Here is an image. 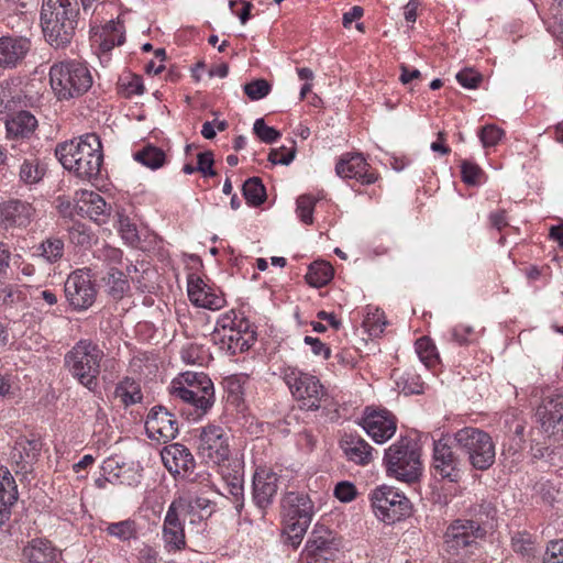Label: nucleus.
<instances>
[{
    "instance_id": "11",
    "label": "nucleus",
    "mask_w": 563,
    "mask_h": 563,
    "mask_svg": "<svg viewBox=\"0 0 563 563\" xmlns=\"http://www.w3.org/2000/svg\"><path fill=\"white\" fill-rule=\"evenodd\" d=\"M161 457L164 466L170 474L186 476L191 484L203 485V487H211L210 474L194 473L196 465L194 455L184 444L173 443L166 445L161 452Z\"/></svg>"
},
{
    "instance_id": "24",
    "label": "nucleus",
    "mask_w": 563,
    "mask_h": 563,
    "mask_svg": "<svg viewBox=\"0 0 563 563\" xmlns=\"http://www.w3.org/2000/svg\"><path fill=\"white\" fill-rule=\"evenodd\" d=\"M187 291L190 301L197 307L219 310L225 305L224 297L213 290L200 277L194 275L189 277Z\"/></svg>"
},
{
    "instance_id": "10",
    "label": "nucleus",
    "mask_w": 563,
    "mask_h": 563,
    "mask_svg": "<svg viewBox=\"0 0 563 563\" xmlns=\"http://www.w3.org/2000/svg\"><path fill=\"white\" fill-rule=\"evenodd\" d=\"M487 530L481 520L455 519L446 528L443 539L445 551L460 555L468 548L485 539Z\"/></svg>"
},
{
    "instance_id": "30",
    "label": "nucleus",
    "mask_w": 563,
    "mask_h": 563,
    "mask_svg": "<svg viewBox=\"0 0 563 563\" xmlns=\"http://www.w3.org/2000/svg\"><path fill=\"white\" fill-rule=\"evenodd\" d=\"M29 563H60V553L46 539H33L23 550Z\"/></svg>"
},
{
    "instance_id": "25",
    "label": "nucleus",
    "mask_w": 563,
    "mask_h": 563,
    "mask_svg": "<svg viewBox=\"0 0 563 563\" xmlns=\"http://www.w3.org/2000/svg\"><path fill=\"white\" fill-rule=\"evenodd\" d=\"M277 475L273 472H256L253 477V501L264 517L277 494Z\"/></svg>"
},
{
    "instance_id": "1",
    "label": "nucleus",
    "mask_w": 563,
    "mask_h": 563,
    "mask_svg": "<svg viewBox=\"0 0 563 563\" xmlns=\"http://www.w3.org/2000/svg\"><path fill=\"white\" fill-rule=\"evenodd\" d=\"M55 155L65 169L82 180L96 179L103 163L101 141L95 133L59 143Z\"/></svg>"
},
{
    "instance_id": "62",
    "label": "nucleus",
    "mask_w": 563,
    "mask_h": 563,
    "mask_svg": "<svg viewBox=\"0 0 563 563\" xmlns=\"http://www.w3.org/2000/svg\"><path fill=\"white\" fill-rule=\"evenodd\" d=\"M305 343L311 346V351L314 355L322 356L324 360H328L331 355V350L323 342H321L318 338L305 336Z\"/></svg>"
},
{
    "instance_id": "16",
    "label": "nucleus",
    "mask_w": 563,
    "mask_h": 563,
    "mask_svg": "<svg viewBox=\"0 0 563 563\" xmlns=\"http://www.w3.org/2000/svg\"><path fill=\"white\" fill-rule=\"evenodd\" d=\"M536 417L544 432L550 435L563 434V395L550 389L541 390V404Z\"/></svg>"
},
{
    "instance_id": "34",
    "label": "nucleus",
    "mask_w": 563,
    "mask_h": 563,
    "mask_svg": "<svg viewBox=\"0 0 563 563\" xmlns=\"http://www.w3.org/2000/svg\"><path fill=\"white\" fill-rule=\"evenodd\" d=\"M95 41L99 43L103 53L111 51L124 42L123 25L120 22L109 21L99 34H95Z\"/></svg>"
},
{
    "instance_id": "46",
    "label": "nucleus",
    "mask_w": 563,
    "mask_h": 563,
    "mask_svg": "<svg viewBox=\"0 0 563 563\" xmlns=\"http://www.w3.org/2000/svg\"><path fill=\"white\" fill-rule=\"evenodd\" d=\"M512 550L522 556L530 558L534 555V543L531 536L526 532H517L511 538Z\"/></svg>"
},
{
    "instance_id": "19",
    "label": "nucleus",
    "mask_w": 563,
    "mask_h": 563,
    "mask_svg": "<svg viewBox=\"0 0 563 563\" xmlns=\"http://www.w3.org/2000/svg\"><path fill=\"white\" fill-rule=\"evenodd\" d=\"M433 472L435 477L457 483L461 477V461L442 439L433 442Z\"/></svg>"
},
{
    "instance_id": "56",
    "label": "nucleus",
    "mask_w": 563,
    "mask_h": 563,
    "mask_svg": "<svg viewBox=\"0 0 563 563\" xmlns=\"http://www.w3.org/2000/svg\"><path fill=\"white\" fill-rule=\"evenodd\" d=\"M504 135V131L495 125H486L481 129L479 139L483 146H495Z\"/></svg>"
},
{
    "instance_id": "31",
    "label": "nucleus",
    "mask_w": 563,
    "mask_h": 563,
    "mask_svg": "<svg viewBox=\"0 0 563 563\" xmlns=\"http://www.w3.org/2000/svg\"><path fill=\"white\" fill-rule=\"evenodd\" d=\"M10 140L29 139L37 128L36 118L29 111H20L5 122Z\"/></svg>"
},
{
    "instance_id": "64",
    "label": "nucleus",
    "mask_w": 563,
    "mask_h": 563,
    "mask_svg": "<svg viewBox=\"0 0 563 563\" xmlns=\"http://www.w3.org/2000/svg\"><path fill=\"white\" fill-rule=\"evenodd\" d=\"M69 239L77 245H87L90 242V235L85 231L81 224H74L69 229Z\"/></svg>"
},
{
    "instance_id": "44",
    "label": "nucleus",
    "mask_w": 563,
    "mask_h": 563,
    "mask_svg": "<svg viewBox=\"0 0 563 563\" xmlns=\"http://www.w3.org/2000/svg\"><path fill=\"white\" fill-rule=\"evenodd\" d=\"M119 91L126 98L134 95H142L144 91V85L141 76L126 75L119 79Z\"/></svg>"
},
{
    "instance_id": "37",
    "label": "nucleus",
    "mask_w": 563,
    "mask_h": 563,
    "mask_svg": "<svg viewBox=\"0 0 563 563\" xmlns=\"http://www.w3.org/2000/svg\"><path fill=\"white\" fill-rule=\"evenodd\" d=\"M333 277L332 266L324 261H316L310 264L306 274V280L310 286L320 288L325 286Z\"/></svg>"
},
{
    "instance_id": "43",
    "label": "nucleus",
    "mask_w": 563,
    "mask_h": 563,
    "mask_svg": "<svg viewBox=\"0 0 563 563\" xmlns=\"http://www.w3.org/2000/svg\"><path fill=\"white\" fill-rule=\"evenodd\" d=\"M41 255L49 263H55L64 254V242L58 238H48L42 242Z\"/></svg>"
},
{
    "instance_id": "13",
    "label": "nucleus",
    "mask_w": 563,
    "mask_h": 563,
    "mask_svg": "<svg viewBox=\"0 0 563 563\" xmlns=\"http://www.w3.org/2000/svg\"><path fill=\"white\" fill-rule=\"evenodd\" d=\"M340 548L341 541L331 530L317 526L306 543L301 560L305 563H336Z\"/></svg>"
},
{
    "instance_id": "26",
    "label": "nucleus",
    "mask_w": 563,
    "mask_h": 563,
    "mask_svg": "<svg viewBox=\"0 0 563 563\" xmlns=\"http://www.w3.org/2000/svg\"><path fill=\"white\" fill-rule=\"evenodd\" d=\"M41 450L42 443L38 440L20 437L11 453L12 460L19 467L15 473H29L32 470L33 464L37 461Z\"/></svg>"
},
{
    "instance_id": "58",
    "label": "nucleus",
    "mask_w": 563,
    "mask_h": 563,
    "mask_svg": "<svg viewBox=\"0 0 563 563\" xmlns=\"http://www.w3.org/2000/svg\"><path fill=\"white\" fill-rule=\"evenodd\" d=\"M401 386V390L405 395H419L423 393V383L420 382V377L417 375H408V377L402 378V383H398V386Z\"/></svg>"
},
{
    "instance_id": "50",
    "label": "nucleus",
    "mask_w": 563,
    "mask_h": 563,
    "mask_svg": "<svg viewBox=\"0 0 563 563\" xmlns=\"http://www.w3.org/2000/svg\"><path fill=\"white\" fill-rule=\"evenodd\" d=\"M462 180L468 186H477L481 183L483 170L481 167L468 161L461 163Z\"/></svg>"
},
{
    "instance_id": "51",
    "label": "nucleus",
    "mask_w": 563,
    "mask_h": 563,
    "mask_svg": "<svg viewBox=\"0 0 563 563\" xmlns=\"http://www.w3.org/2000/svg\"><path fill=\"white\" fill-rule=\"evenodd\" d=\"M292 146L290 148L282 146L279 148H273L269 152L268 161L273 164L289 165L296 156V142L291 141Z\"/></svg>"
},
{
    "instance_id": "4",
    "label": "nucleus",
    "mask_w": 563,
    "mask_h": 563,
    "mask_svg": "<svg viewBox=\"0 0 563 563\" xmlns=\"http://www.w3.org/2000/svg\"><path fill=\"white\" fill-rule=\"evenodd\" d=\"M49 82L58 100H70L85 95L93 79L86 63L65 59L51 66Z\"/></svg>"
},
{
    "instance_id": "22",
    "label": "nucleus",
    "mask_w": 563,
    "mask_h": 563,
    "mask_svg": "<svg viewBox=\"0 0 563 563\" xmlns=\"http://www.w3.org/2000/svg\"><path fill=\"white\" fill-rule=\"evenodd\" d=\"M335 172L338 176L355 179L362 185H371L378 179V175L371 170V166L361 154L342 156L335 165Z\"/></svg>"
},
{
    "instance_id": "63",
    "label": "nucleus",
    "mask_w": 563,
    "mask_h": 563,
    "mask_svg": "<svg viewBox=\"0 0 563 563\" xmlns=\"http://www.w3.org/2000/svg\"><path fill=\"white\" fill-rule=\"evenodd\" d=\"M120 231L122 233V238L130 244L139 242L140 239L137 235L136 227L131 223L128 218L120 220Z\"/></svg>"
},
{
    "instance_id": "48",
    "label": "nucleus",
    "mask_w": 563,
    "mask_h": 563,
    "mask_svg": "<svg viewBox=\"0 0 563 563\" xmlns=\"http://www.w3.org/2000/svg\"><path fill=\"white\" fill-rule=\"evenodd\" d=\"M317 200L309 195H302L297 199V213L300 220L305 224H312L313 222V209Z\"/></svg>"
},
{
    "instance_id": "45",
    "label": "nucleus",
    "mask_w": 563,
    "mask_h": 563,
    "mask_svg": "<svg viewBox=\"0 0 563 563\" xmlns=\"http://www.w3.org/2000/svg\"><path fill=\"white\" fill-rule=\"evenodd\" d=\"M43 169L40 168L37 159H25L20 167V179L24 184H35L43 177Z\"/></svg>"
},
{
    "instance_id": "12",
    "label": "nucleus",
    "mask_w": 563,
    "mask_h": 563,
    "mask_svg": "<svg viewBox=\"0 0 563 563\" xmlns=\"http://www.w3.org/2000/svg\"><path fill=\"white\" fill-rule=\"evenodd\" d=\"M371 500L376 517L384 522L394 523L410 514L409 499L394 487L376 488Z\"/></svg>"
},
{
    "instance_id": "60",
    "label": "nucleus",
    "mask_w": 563,
    "mask_h": 563,
    "mask_svg": "<svg viewBox=\"0 0 563 563\" xmlns=\"http://www.w3.org/2000/svg\"><path fill=\"white\" fill-rule=\"evenodd\" d=\"M334 496L343 503H349L355 498L356 488L350 482H340L334 488Z\"/></svg>"
},
{
    "instance_id": "27",
    "label": "nucleus",
    "mask_w": 563,
    "mask_h": 563,
    "mask_svg": "<svg viewBox=\"0 0 563 563\" xmlns=\"http://www.w3.org/2000/svg\"><path fill=\"white\" fill-rule=\"evenodd\" d=\"M76 209L78 213L87 216L98 223H104L110 216L111 207L97 192L82 191L77 201Z\"/></svg>"
},
{
    "instance_id": "52",
    "label": "nucleus",
    "mask_w": 563,
    "mask_h": 563,
    "mask_svg": "<svg viewBox=\"0 0 563 563\" xmlns=\"http://www.w3.org/2000/svg\"><path fill=\"white\" fill-rule=\"evenodd\" d=\"M363 323L371 335L377 336L384 331L387 321L385 320L384 312L376 309L375 312L367 313Z\"/></svg>"
},
{
    "instance_id": "33",
    "label": "nucleus",
    "mask_w": 563,
    "mask_h": 563,
    "mask_svg": "<svg viewBox=\"0 0 563 563\" xmlns=\"http://www.w3.org/2000/svg\"><path fill=\"white\" fill-rule=\"evenodd\" d=\"M201 486V492L194 490V487L189 490V497L187 500L180 498L183 500V507L180 509L187 508L188 512L200 511V519L210 517L213 511L214 503L207 496L209 492H212L213 484L211 483V487Z\"/></svg>"
},
{
    "instance_id": "40",
    "label": "nucleus",
    "mask_w": 563,
    "mask_h": 563,
    "mask_svg": "<svg viewBox=\"0 0 563 563\" xmlns=\"http://www.w3.org/2000/svg\"><path fill=\"white\" fill-rule=\"evenodd\" d=\"M134 158L151 169H157L165 163V153L158 147L147 145L137 151Z\"/></svg>"
},
{
    "instance_id": "9",
    "label": "nucleus",
    "mask_w": 563,
    "mask_h": 563,
    "mask_svg": "<svg viewBox=\"0 0 563 563\" xmlns=\"http://www.w3.org/2000/svg\"><path fill=\"white\" fill-rule=\"evenodd\" d=\"M282 375L301 408L316 411L328 401V393L318 377L294 366L284 367Z\"/></svg>"
},
{
    "instance_id": "53",
    "label": "nucleus",
    "mask_w": 563,
    "mask_h": 563,
    "mask_svg": "<svg viewBox=\"0 0 563 563\" xmlns=\"http://www.w3.org/2000/svg\"><path fill=\"white\" fill-rule=\"evenodd\" d=\"M472 518L470 520H481L483 527L486 528V523L489 518L495 515V508L490 503L482 501L481 504L474 505L470 508Z\"/></svg>"
},
{
    "instance_id": "23",
    "label": "nucleus",
    "mask_w": 563,
    "mask_h": 563,
    "mask_svg": "<svg viewBox=\"0 0 563 563\" xmlns=\"http://www.w3.org/2000/svg\"><path fill=\"white\" fill-rule=\"evenodd\" d=\"M366 433L378 444L385 443L396 432V419L387 410H374L362 420Z\"/></svg>"
},
{
    "instance_id": "57",
    "label": "nucleus",
    "mask_w": 563,
    "mask_h": 563,
    "mask_svg": "<svg viewBox=\"0 0 563 563\" xmlns=\"http://www.w3.org/2000/svg\"><path fill=\"white\" fill-rule=\"evenodd\" d=\"M543 563H563V539L550 542Z\"/></svg>"
},
{
    "instance_id": "2",
    "label": "nucleus",
    "mask_w": 563,
    "mask_h": 563,
    "mask_svg": "<svg viewBox=\"0 0 563 563\" xmlns=\"http://www.w3.org/2000/svg\"><path fill=\"white\" fill-rule=\"evenodd\" d=\"M79 20L77 0H43L41 27L45 41L54 48L67 47L76 33Z\"/></svg>"
},
{
    "instance_id": "20",
    "label": "nucleus",
    "mask_w": 563,
    "mask_h": 563,
    "mask_svg": "<svg viewBox=\"0 0 563 563\" xmlns=\"http://www.w3.org/2000/svg\"><path fill=\"white\" fill-rule=\"evenodd\" d=\"M31 40L25 36L0 37V68L12 69L23 63L31 49Z\"/></svg>"
},
{
    "instance_id": "35",
    "label": "nucleus",
    "mask_w": 563,
    "mask_h": 563,
    "mask_svg": "<svg viewBox=\"0 0 563 563\" xmlns=\"http://www.w3.org/2000/svg\"><path fill=\"white\" fill-rule=\"evenodd\" d=\"M107 294L115 301L121 300L130 290V283L125 274L115 268H109L107 275L102 277Z\"/></svg>"
},
{
    "instance_id": "36",
    "label": "nucleus",
    "mask_w": 563,
    "mask_h": 563,
    "mask_svg": "<svg viewBox=\"0 0 563 563\" xmlns=\"http://www.w3.org/2000/svg\"><path fill=\"white\" fill-rule=\"evenodd\" d=\"M114 396L119 398L125 407L137 404L143 398L140 385L130 377H125L117 385Z\"/></svg>"
},
{
    "instance_id": "21",
    "label": "nucleus",
    "mask_w": 563,
    "mask_h": 563,
    "mask_svg": "<svg viewBox=\"0 0 563 563\" xmlns=\"http://www.w3.org/2000/svg\"><path fill=\"white\" fill-rule=\"evenodd\" d=\"M34 209L31 203L20 199H8L0 202V228H25L33 218Z\"/></svg>"
},
{
    "instance_id": "6",
    "label": "nucleus",
    "mask_w": 563,
    "mask_h": 563,
    "mask_svg": "<svg viewBox=\"0 0 563 563\" xmlns=\"http://www.w3.org/2000/svg\"><path fill=\"white\" fill-rule=\"evenodd\" d=\"M385 464L388 474L399 481L412 483L421 476L420 451L407 438H401L385 451Z\"/></svg>"
},
{
    "instance_id": "61",
    "label": "nucleus",
    "mask_w": 563,
    "mask_h": 563,
    "mask_svg": "<svg viewBox=\"0 0 563 563\" xmlns=\"http://www.w3.org/2000/svg\"><path fill=\"white\" fill-rule=\"evenodd\" d=\"M23 299V294L12 285L0 288V306L12 305Z\"/></svg>"
},
{
    "instance_id": "49",
    "label": "nucleus",
    "mask_w": 563,
    "mask_h": 563,
    "mask_svg": "<svg viewBox=\"0 0 563 563\" xmlns=\"http://www.w3.org/2000/svg\"><path fill=\"white\" fill-rule=\"evenodd\" d=\"M253 131L266 144H272L280 137V133L276 129L268 126L262 118L255 120Z\"/></svg>"
},
{
    "instance_id": "7",
    "label": "nucleus",
    "mask_w": 563,
    "mask_h": 563,
    "mask_svg": "<svg viewBox=\"0 0 563 563\" xmlns=\"http://www.w3.org/2000/svg\"><path fill=\"white\" fill-rule=\"evenodd\" d=\"M285 531L289 544L296 549L302 541L313 517V504L307 494L289 492L283 499Z\"/></svg>"
},
{
    "instance_id": "17",
    "label": "nucleus",
    "mask_w": 563,
    "mask_h": 563,
    "mask_svg": "<svg viewBox=\"0 0 563 563\" xmlns=\"http://www.w3.org/2000/svg\"><path fill=\"white\" fill-rule=\"evenodd\" d=\"M145 430L150 439L166 443L177 437L178 420L166 407L154 406L146 417Z\"/></svg>"
},
{
    "instance_id": "18",
    "label": "nucleus",
    "mask_w": 563,
    "mask_h": 563,
    "mask_svg": "<svg viewBox=\"0 0 563 563\" xmlns=\"http://www.w3.org/2000/svg\"><path fill=\"white\" fill-rule=\"evenodd\" d=\"M183 506V500L176 499L169 505L165 515L162 528V539L167 552H178L186 549L187 543L185 528L179 517V509Z\"/></svg>"
},
{
    "instance_id": "54",
    "label": "nucleus",
    "mask_w": 563,
    "mask_h": 563,
    "mask_svg": "<svg viewBox=\"0 0 563 563\" xmlns=\"http://www.w3.org/2000/svg\"><path fill=\"white\" fill-rule=\"evenodd\" d=\"M456 80L461 86L467 89H475L478 87L483 77L479 73L472 68H465L456 74Z\"/></svg>"
},
{
    "instance_id": "28",
    "label": "nucleus",
    "mask_w": 563,
    "mask_h": 563,
    "mask_svg": "<svg viewBox=\"0 0 563 563\" xmlns=\"http://www.w3.org/2000/svg\"><path fill=\"white\" fill-rule=\"evenodd\" d=\"M340 448L346 459L356 464L366 465L373 459V448L358 434L344 433L340 439Z\"/></svg>"
},
{
    "instance_id": "14",
    "label": "nucleus",
    "mask_w": 563,
    "mask_h": 563,
    "mask_svg": "<svg viewBox=\"0 0 563 563\" xmlns=\"http://www.w3.org/2000/svg\"><path fill=\"white\" fill-rule=\"evenodd\" d=\"M198 454L216 465L229 460L231 445L227 429L213 423L202 427L199 433Z\"/></svg>"
},
{
    "instance_id": "29",
    "label": "nucleus",
    "mask_w": 563,
    "mask_h": 563,
    "mask_svg": "<svg viewBox=\"0 0 563 563\" xmlns=\"http://www.w3.org/2000/svg\"><path fill=\"white\" fill-rule=\"evenodd\" d=\"M18 500V487L11 472L0 466V523L9 520L11 507Z\"/></svg>"
},
{
    "instance_id": "5",
    "label": "nucleus",
    "mask_w": 563,
    "mask_h": 563,
    "mask_svg": "<svg viewBox=\"0 0 563 563\" xmlns=\"http://www.w3.org/2000/svg\"><path fill=\"white\" fill-rule=\"evenodd\" d=\"M169 393L194 408V420L201 418L214 402L213 383L202 372H185L172 382Z\"/></svg>"
},
{
    "instance_id": "59",
    "label": "nucleus",
    "mask_w": 563,
    "mask_h": 563,
    "mask_svg": "<svg viewBox=\"0 0 563 563\" xmlns=\"http://www.w3.org/2000/svg\"><path fill=\"white\" fill-rule=\"evenodd\" d=\"M474 330L471 325L457 324L451 330V339L459 345H465L471 343L470 336Z\"/></svg>"
},
{
    "instance_id": "32",
    "label": "nucleus",
    "mask_w": 563,
    "mask_h": 563,
    "mask_svg": "<svg viewBox=\"0 0 563 563\" xmlns=\"http://www.w3.org/2000/svg\"><path fill=\"white\" fill-rule=\"evenodd\" d=\"M212 340L220 344V349L229 353L230 355H235L238 353H242L247 351L252 344L250 343L251 336H242L236 330L227 331L221 333L220 329H217L212 333Z\"/></svg>"
},
{
    "instance_id": "38",
    "label": "nucleus",
    "mask_w": 563,
    "mask_h": 563,
    "mask_svg": "<svg viewBox=\"0 0 563 563\" xmlns=\"http://www.w3.org/2000/svg\"><path fill=\"white\" fill-rule=\"evenodd\" d=\"M103 531L109 537L115 538L122 542H128L132 539L137 538L136 522L131 519L118 522H108L106 523V528L103 529Z\"/></svg>"
},
{
    "instance_id": "41",
    "label": "nucleus",
    "mask_w": 563,
    "mask_h": 563,
    "mask_svg": "<svg viewBox=\"0 0 563 563\" xmlns=\"http://www.w3.org/2000/svg\"><path fill=\"white\" fill-rule=\"evenodd\" d=\"M549 13L548 30L563 46V0L554 1Z\"/></svg>"
},
{
    "instance_id": "47",
    "label": "nucleus",
    "mask_w": 563,
    "mask_h": 563,
    "mask_svg": "<svg viewBox=\"0 0 563 563\" xmlns=\"http://www.w3.org/2000/svg\"><path fill=\"white\" fill-rule=\"evenodd\" d=\"M271 85L266 79H255L244 85L243 90L251 100H260L271 92Z\"/></svg>"
},
{
    "instance_id": "15",
    "label": "nucleus",
    "mask_w": 563,
    "mask_h": 563,
    "mask_svg": "<svg viewBox=\"0 0 563 563\" xmlns=\"http://www.w3.org/2000/svg\"><path fill=\"white\" fill-rule=\"evenodd\" d=\"M65 296L75 310H86L91 307L97 297V288L90 275V269H77L65 282Z\"/></svg>"
},
{
    "instance_id": "3",
    "label": "nucleus",
    "mask_w": 563,
    "mask_h": 563,
    "mask_svg": "<svg viewBox=\"0 0 563 563\" xmlns=\"http://www.w3.org/2000/svg\"><path fill=\"white\" fill-rule=\"evenodd\" d=\"M103 350L91 340H79L64 356V366L71 377L90 391L99 388Z\"/></svg>"
},
{
    "instance_id": "39",
    "label": "nucleus",
    "mask_w": 563,
    "mask_h": 563,
    "mask_svg": "<svg viewBox=\"0 0 563 563\" xmlns=\"http://www.w3.org/2000/svg\"><path fill=\"white\" fill-rule=\"evenodd\" d=\"M243 196L250 206L258 207L266 200V189L260 177H251L242 186Z\"/></svg>"
},
{
    "instance_id": "55",
    "label": "nucleus",
    "mask_w": 563,
    "mask_h": 563,
    "mask_svg": "<svg viewBox=\"0 0 563 563\" xmlns=\"http://www.w3.org/2000/svg\"><path fill=\"white\" fill-rule=\"evenodd\" d=\"M197 169L205 177H213L217 175L213 169V153L211 151L201 152L197 156Z\"/></svg>"
},
{
    "instance_id": "42",
    "label": "nucleus",
    "mask_w": 563,
    "mask_h": 563,
    "mask_svg": "<svg viewBox=\"0 0 563 563\" xmlns=\"http://www.w3.org/2000/svg\"><path fill=\"white\" fill-rule=\"evenodd\" d=\"M416 352L421 362L430 367L438 362V354L435 352V345L431 339L422 336L416 341Z\"/></svg>"
},
{
    "instance_id": "8",
    "label": "nucleus",
    "mask_w": 563,
    "mask_h": 563,
    "mask_svg": "<svg viewBox=\"0 0 563 563\" xmlns=\"http://www.w3.org/2000/svg\"><path fill=\"white\" fill-rule=\"evenodd\" d=\"M454 441L475 470L486 471L495 463V443L487 432L466 427L454 433Z\"/></svg>"
}]
</instances>
